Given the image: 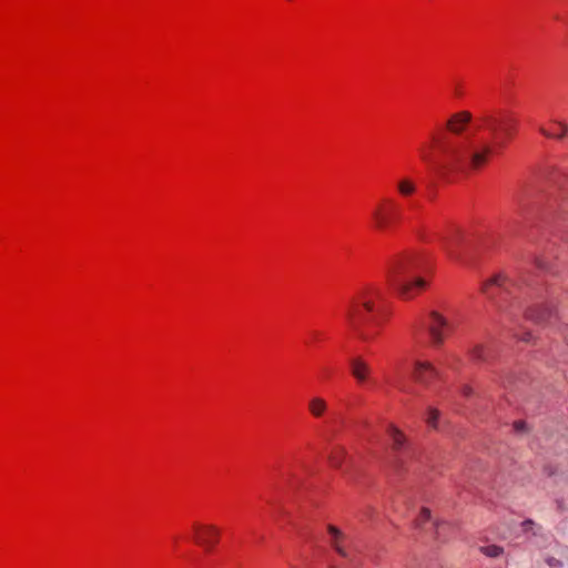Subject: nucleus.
I'll use <instances>...</instances> for the list:
<instances>
[{
    "label": "nucleus",
    "instance_id": "obj_1",
    "mask_svg": "<svg viewBox=\"0 0 568 568\" xmlns=\"http://www.w3.org/2000/svg\"><path fill=\"white\" fill-rule=\"evenodd\" d=\"M444 160L438 164L440 170H479L484 166L493 152L489 143H476L463 140L442 148Z\"/></svg>",
    "mask_w": 568,
    "mask_h": 568
},
{
    "label": "nucleus",
    "instance_id": "obj_2",
    "mask_svg": "<svg viewBox=\"0 0 568 568\" xmlns=\"http://www.w3.org/2000/svg\"><path fill=\"white\" fill-rule=\"evenodd\" d=\"M374 297L381 298V293L378 291L362 292L351 301L346 311L351 327L357 332L358 337L364 342L372 341L375 336L368 329V326L378 324L375 316H367L369 313L379 311L374 304Z\"/></svg>",
    "mask_w": 568,
    "mask_h": 568
},
{
    "label": "nucleus",
    "instance_id": "obj_3",
    "mask_svg": "<svg viewBox=\"0 0 568 568\" xmlns=\"http://www.w3.org/2000/svg\"><path fill=\"white\" fill-rule=\"evenodd\" d=\"M416 265L414 256L404 255L396 257L388 267V283L396 288L404 298H410L416 291L424 288L426 285L423 278H414L412 276Z\"/></svg>",
    "mask_w": 568,
    "mask_h": 568
},
{
    "label": "nucleus",
    "instance_id": "obj_4",
    "mask_svg": "<svg viewBox=\"0 0 568 568\" xmlns=\"http://www.w3.org/2000/svg\"><path fill=\"white\" fill-rule=\"evenodd\" d=\"M515 286V282L501 274H498L483 284L481 292L495 302L501 314L511 316V308L515 304H518L517 297L514 296L513 292Z\"/></svg>",
    "mask_w": 568,
    "mask_h": 568
},
{
    "label": "nucleus",
    "instance_id": "obj_5",
    "mask_svg": "<svg viewBox=\"0 0 568 568\" xmlns=\"http://www.w3.org/2000/svg\"><path fill=\"white\" fill-rule=\"evenodd\" d=\"M373 226L378 232L385 233L400 221V213L397 203L392 199H386L378 203L371 213Z\"/></svg>",
    "mask_w": 568,
    "mask_h": 568
},
{
    "label": "nucleus",
    "instance_id": "obj_6",
    "mask_svg": "<svg viewBox=\"0 0 568 568\" xmlns=\"http://www.w3.org/2000/svg\"><path fill=\"white\" fill-rule=\"evenodd\" d=\"M424 325L429 334L433 346L438 347L443 345L445 337L452 329L448 321L436 311L428 314Z\"/></svg>",
    "mask_w": 568,
    "mask_h": 568
},
{
    "label": "nucleus",
    "instance_id": "obj_7",
    "mask_svg": "<svg viewBox=\"0 0 568 568\" xmlns=\"http://www.w3.org/2000/svg\"><path fill=\"white\" fill-rule=\"evenodd\" d=\"M468 241L462 231H453L442 240V247L449 258L462 261V250L467 248Z\"/></svg>",
    "mask_w": 568,
    "mask_h": 568
},
{
    "label": "nucleus",
    "instance_id": "obj_8",
    "mask_svg": "<svg viewBox=\"0 0 568 568\" xmlns=\"http://www.w3.org/2000/svg\"><path fill=\"white\" fill-rule=\"evenodd\" d=\"M194 541L205 550H211L219 542L221 530L212 524H194Z\"/></svg>",
    "mask_w": 568,
    "mask_h": 568
},
{
    "label": "nucleus",
    "instance_id": "obj_9",
    "mask_svg": "<svg viewBox=\"0 0 568 568\" xmlns=\"http://www.w3.org/2000/svg\"><path fill=\"white\" fill-rule=\"evenodd\" d=\"M438 376L437 368L429 362L416 361L414 363L413 378L422 386L429 388Z\"/></svg>",
    "mask_w": 568,
    "mask_h": 568
},
{
    "label": "nucleus",
    "instance_id": "obj_10",
    "mask_svg": "<svg viewBox=\"0 0 568 568\" xmlns=\"http://www.w3.org/2000/svg\"><path fill=\"white\" fill-rule=\"evenodd\" d=\"M351 373L359 385L372 384V367L362 357H355L351 361Z\"/></svg>",
    "mask_w": 568,
    "mask_h": 568
},
{
    "label": "nucleus",
    "instance_id": "obj_11",
    "mask_svg": "<svg viewBox=\"0 0 568 568\" xmlns=\"http://www.w3.org/2000/svg\"><path fill=\"white\" fill-rule=\"evenodd\" d=\"M471 121V114L468 111H462L453 114L447 121V129L454 134H460L466 125Z\"/></svg>",
    "mask_w": 568,
    "mask_h": 568
},
{
    "label": "nucleus",
    "instance_id": "obj_12",
    "mask_svg": "<svg viewBox=\"0 0 568 568\" xmlns=\"http://www.w3.org/2000/svg\"><path fill=\"white\" fill-rule=\"evenodd\" d=\"M307 408L314 418H323L328 409V404L323 397L314 396L310 398Z\"/></svg>",
    "mask_w": 568,
    "mask_h": 568
},
{
    "label": "nucleus",
    "instance_id": "obj_13",
    "mask_svg": "<svg viewBox=\"0 0 568 568\" xmlns=\"http://www.w3.org/2000/svg\"><path fill=\"white\" fill-rule=\"evenodd\" d=\"M396 187H397V191L398 193L404 196V197H408V196H412L413 194L416 193L417 191V185L416 183L414 182L413 179H410L409 176H404V178H400L398 181H397V184H396Z\"/></svg>",
    "mask_w": 568,
    "mask_h": 568
},
{
    "label": "nucleus",
    "instance_id": "obj_14",
    "mask_svg": "<svg viewBox=\"0 0 568 568\" xmlns=\"http://www.w3.org/2000/svg\"><path fill=\"white\" fill-rule=\"evenodd\" d=\"M551 314V310L549 306H542L540 308H534V307H530V308H527L525 311V316L528 318V320H531L536 323H542L546 321V318L548 316H550Z\"/></svg>",
    "mask_w": 568,
    "mask_h": 568
},
{
    "label": "nucleus",
    "instance_id": "obj_15",
    "mask_svg": "<svg viewBox=\"0 0 568 568\" xmlns=\"http://www.w3.org/2000/svg\"><path fill=\"white\" fill-rule=\"evenodd\" d=\"M388 435L392 440V448L395 452H399L405 447L406 437L398 428H396L395 426H389Z\"/></svg>",
    "mask_w": 568,
    "mask_h": 568
},
{
    "label": "nucleus",
    "instance_id": "obj_16",
    "mask_svg": "<svg viewBox=\"0 0 568 568\" xmlns=\"http://www.w3.org/2000/svg\"><path fill=\"white\" fill-rule=\"evenodd\" d=\"M346 459V452L343 447L336 446L333 447L329 455L328 460L332 467L342 468L344 460Z\"/></svg>",
    "mask_w": 568,
    "mask_h": 568
},
{
    "label": "nucleus",
    "instance_id": "obj_17",
    "mask_svg": "<svg viewBox=\"0 0 568 568\" xmlns=\"http://www.w3.org/2000/svg\"><path fill=\"white\" fill-rule=\"evenodd\" d=\"M470 357L475 362H486L489 357V351L485 345L476 344L470 349Z\"/></svg>",
    "mask_w": 568,
    "mask_h": 568
},
{
    "label": "nucleus",
    "instance_id": "obj_18",
    "mask_svg": "<svg viewBox=\"0 0 568 568\" xmlns=\"http://www.w3.org/2000/svg\"><path fill=\"white\" fill-rule=\"evenodd\" d=\"M558 125V131L556 132H549L547 131L545 128H539V131L541 134H544L545 136L547 138H556V139H562L567 131H568V126L565 124V123H561V122H557L556 123Z\"/></svg>",
    "mask_w": 568,
    "mask_h": 568
},
{
    "label": "nucleus",
    "instance_id": "obj_19",
    "mask_svg": "<svg viewBox=\"0 0 568 568\" xmlns=\"http://www.w3.org/2000/svg\"><path fill=\"white\" fill-rule=\"evenodd\" d=\"M479 550L481 554L490 558H497L504 552L503 547L497 545L481 546Z\"/></svg>",
    "mask_w": 568,
    "mask_h": 568
},
{
    "label": "nucleus",
    "instance_id": "obj_20",
    "mask_svg": "<svg viewBox=\"0 0 568 568\" xmlns=\"http://www.w3.org/2000/svg\"><path fill=\"white\" fill-rule=\"evenodd\" d=\"M483 121L486 124V126L491 131V133L494 135H497L498 129L499 126H501V121L490 115L485 116Z\"/></svg>",
    "mask_w": 568,
    "mask_h": 568
},
{
    "label": "nucleus",
    "instance_id": "obj_21",
    "mask_svg": "<svg viewBox=\"0 0 568 568\" xmlns=\"http://www.w3.org/2000/svg\"><path fill=\"white\" fill-rule=\"evenodd\" d=\"M500 129H501L505 138H511L514 130H515V121L514 120L501 121Z\"/></svg>",
    "mask_w": 568,
    "mask_h": 568
},
{
    "label": "nucleus",
    "instance_id": "obj_22",
    "mask_svg": "<svg viewBox=\"0 0 568 568\" xmlns=\"http://www.w3.org/2000/svg\"><path fill=\"white\" fill-rule=\"evenodd\" d=\"M438 417H439V412L437 409L428 408L426 422L430 427H433V428L437 427Z\"/></svg>",
    "mask_w": 568,
    "mask_h": 568
},
{
    "label": "nucleus",
    "instance_id": "obj_23",
    "mask_svg": "<svg viewBox=\"0 0 568 568\" xmlns=\"http://www.w3.org/2000/svg\"><path fill=\"white\" fill-rule=\"evenodd\" d=\"M430 520V510L428 508H423L418 518L416 519V526L423 527L426 521Z\"/></svg>",
    "mask_w": 568,
    "mask_h": 568
},
{
    "label": "nucleus",
    "instance_id": "obj_24",
    "mask_svg": "<svg viewBox=\"0 0 568 568\" xmlns=\"http://www.w3.org/2000/svg\"><path fill=\"white\" fill-rule=\"evenodd\" d=\"M536 526V524L531 519H527L523 523V529L525 531L532 530V528Z\"/></svg>",
    "mask_w": 568,
    "mask_h": 568
},
{
    "label": "nucleus",
    "instance_id": "obj_25",
    "mask_svg": "<svg viewBox=\"0 0 568 568\" xmlns=\"http://www.w3.org/2000/svg\"><path fill=\"white\" fill-rule=\"evenodd\" d=\"M462 394H463L465 397H469V396H471V394H473V388H471L470 386H468V385H464V386L462 387Z\"/></svg>",
    "mask_w": 568,
    "mask_h": 568
},
{
    "label": "nucleus",
    "instance_id": "obj_26",
    "mask_svg": "<svg viewBox=\"0 0 568 568\" xmlns=\"http://www.w3.org/2000/svg\"><path fill=\"white\" fill-rule=\"evenodd\" d=\"M514 427L516 432H524L526 429V424L521 420L515 422Z\"/></svg>",
    "mask_w": 568,
    "mask_h": 568
},
{
    "label": "nucleus",
    "instance_id": "obj_27",
    "mask_svg": "<svg viewBox=\"0 0 568 568\" xmlns=\"http://www.w3.org/2000/svg\"><path fill=\"white\" fill-rule=\"evenodd\" d=\"M530 338H531V334L528 332L525 333V335L520 337V339L524 342H530Z\"/></svg>",
    "mask_w": 568,
    "mask_h": 568
},
{
    "label": "nucleus",
    "instance_id": "obj_28",
    "mask_svg": "<svg viewBox=\"0 0 568 568\" xmlns=\"http://www.w3.org/2000/svg\"><path fill=\"white\" fill-rule=\"evenodd\" d=\"M422 156H423V159H424L425 161H428V156H427L426 154H424V153H423V155H422Z\"/></svg>",
    "mask_w": 568,
    "mask_h": 568
}]
</instances>
